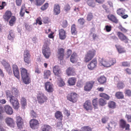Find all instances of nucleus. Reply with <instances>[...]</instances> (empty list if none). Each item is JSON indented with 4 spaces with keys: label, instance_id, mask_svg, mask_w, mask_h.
Instances as JSON below:
<instances>
[{
    "label": "nucleus",
    "instance_id": "obj_1",
    "mask_svg": "<svg viewBox=\"0 0 131 131\" xmlns=\"http://www.w3.org/2000/svg\"><path fill=\"white\" fill-rule=\"evenodd\" d=\"M6 94L7 99L9 100L14 108L15 109H17L19 107V104L17 99L13 96L9 91H7Z\"/></svg>",
    "mask_w": 131,
    "mask_h": 131
},
{
    "label": "nucleus",
    "instance_id": "obj_2",
    "mask_svg": "<svg viewBox=\"0 0 131 131\" xmlns=\"http://www.w3.org/2000/svg\"><path fill=\"white\" fill-rule=\"evenodd\" d=\"M100 62L104 67H108L115 63H116V60L115 58H108L106 59L103 58L100 59Z\"/></svg>",
    "mask_w": 131,
    "mask_h": 131
},
{
    "label": "nucleus",
    "instance_id": "obj_3",
    "mask_svg": "<svg viewBox=\"0 0 131 131\" xmlns=\"http://www.w3.org/2000/svg\"><path fill=\"white\" fill-rule=\"evenodd\" d=\"M95 50L94 49L89 50L86 52L84 58V62H88L92 59L95 56Z\"/></svg>",
    "mask_w": 131,
    "mask_h": 131
},
{
    "label": "nucleus",
    "instance_id": "obj_4",
    "mask_svg": "<svg viewBox=\"0 0 131 131\" xmlns=\"http://www.w3.org/2000/svg\"><path fill=\"white\" fill-rule=\"evenodd\" d=\"M79 97V95L74 92H72L68 94L67 96V100L73 103L77 102Z\"/></svg>",
    "mask_w": 131,
    "mask_h": 131
},
{
    "label": "nucleus",
    "instance_id": "obj_5",
    "mask_svg": "<svg viewBox=\"0 0 131 131\" xmlns=\"http://www.w3.org/2000/svg\"><path fill=\"white\" fill-rule=\"evenodd\" d=\"M21 74L24 82L28 84L30 82V80L27 70L24 68H21Z\"/></svg>",
    "mask_w": 131,
    "mask_h": 131
},
{
    "label": "nucleus",
    "instance_id": "obj_6",
    "mask_svg": "<svg viewBox=\"0 0 131 131\" xmlns=\"http://www.w3.org/2000/svg\"><path fill=\"white\" fill-rule=\"evenodd\" d=\"M37 98L38 102L40 104H42L45 102H46L48 100L47 97L42 92L38 94Z\"/></svg>",
    "mask_w": 131,
    "mask_h": 131
},
{
    "label": "nucleus",
    "instance_id": "obj_7",
    "mask_svg": "<svg viewBox=\"0 0 131 131\" xmlns=\"http://www.w3.org/2000/svg\"><path fill=\"white\" fill-rule=\"evenodd\" d=\"M42 52L43 55L46 59H48L51 54V50L49 47L46 45H44L42 48Z\"/></svg>",
    "mask_w": 131,
    "mask_h": 131
},
{
    "label": "nucleus",
    "instance_id": "obj_8",
    "mask_svg": "<svg viewBox=\"0 0 131 131\" xmlns=\"http://www.w3.org/2000/svg\"><path fill=\"white\" fill-rule=\"evenodd\" d=\"M117 35L119 39L121 41H124L126 43H128V38L123 33L120 31H118L117 32Z\"/></svg>",
    "mask_w": 131,
    "mask_h": 131
},
{
    "label": "nucleus",
    "instance_id": "obj_9",
    "mask_svg": "<svg viewBox=\"0 0 131 131\" xmlns=\"http://www.w3.org/2000/svg\"><path fill=\"white\" fill-rule=\"evenodd\" d=\"M95 83V81H90L86 82L84 86V90L85 91L89 92L91 91Z\"/></svg>",
    "mask_w": 131,
    "mask_h": 131
},
{
    "label": "nucleus",
    "instance_id": "obj_10",
    "mask_svg": "<svg viewBox=\"0 0 131 131\" xmlns=\"http://www.w3.org/2000/svg\"><path fill=\"white\" fill-rule=\"evenodd\" d=\"M64 49L63 48L58 49L57 56L58 60L60 61L64 59Z\"/></svg>",
    "mask_w": 131,
    "mask_h": 131
},
{
    "label": "nucleus",
    "instance_id": "obj_11",
    "mask_svg": "<svg viewBox=\"0 0 131 131\" xmlns=\"http://www.w3.org/2000/svg\"><path fill=\"white\" fill-rule=\"evenodd\" d=\"M97 64V60L94 59L88 65V68L91 70H94L96 67Z\"/></svg>",
    "mask_w": 131,
    "mask_h": 131
},
{
    "label": "nucleus",
    "instance_id": "obj_12",
    "mask_svg": "<svg viewBox=\"0 0 131 131\" xmlns=\"http://www.w3.org/2000/svg\"><path fill=\"white\" fill-rule=\"evenodd\" d=\"M66 73L69 76H74L76 75L75 69L73 67H70L68 68L66 70Z\"/></svg>",
    "mask_w": 131,
    "mask_h": 131
},
{
    "label": "nucleus",
    "instance_id": "obj_13",
    "mask_svg": "<svg viewBox=\"0 0 131 131\" xmlns=\"http://www.w3.org/2000/svg\"><path fill=\"white\" fill-rule=\"evenodd\" d=\"M120 127L124 129L125 128V130H129L130 125L127 124L125 121L123 119H121L119 121Z\"/></svg>",
    "mask_w": 131,
    "mask_h": 131
},
{
    "label": "nucleus",
    "instance_id": "obj_14",
    "mask_svg": "<svg viewBox=\"0 0 131 131\" xmlns=\"http://www.w3.org/2000/svg\"><path fill=\"white\" fill-rule=\"evenodd\" d=\"M83 106L84 108L88 111H91L93 109L92 106L89 100L86 101L84 103Z\"/></svg>",
    "mask_w": 131,
    "mask_h": 131
},
{
    "label": "nucleus",
    "instance_id": "obj_15",
    "mask_svg": "<svg viewBox=\"0 0 131 131\" xmlns=\"http://www.w3.org/2000/svg\"><path fill=\"white\" fill-rule=\"evenodd\" d=\"M58 32L59 38L60 39L63 40L66 38L67 33L66 30L61 29L59 30Z\"/></svg>",
    "mask_w": 131,
    "mask_h": 131
},
{
    "label": "nucleus",
    "instance_id": "obj_16",
    "mask_svg": "<svg viewBox=\"0 0 131 131\" xmlns=\"http://www.w3.org/2000/svg\"><path fill=\"white\" fill-rule=\"evenodd\" d=\"M125 9L123 8L118 9L117 11V13L119 15L121 16L123 19H126L128 17V16L125 14Z\"/></svg>",
    "mask_w": 131,
    "mask_h": 131
},
{
    "label": "nucleus",
    "instance_id": "obj_17",
    "mask_svg": "<svg viewBox=\"0 0 131 131\" xmlns=\"http://www.w3.org/2000/svg\"><path fill=\"white\" fill-rule=\"evenodd\" d=\"M46 90L49 92H51L53 91L52 84L49 82H47L45 83Z\"/></svg>",
    "mask_w": 131,
    "mask_h": 131
},
{
    "label": "nucleus",
    "instance_id": "obj_18",
    "mask_svg": "<svg viewBox=\"0 0 131 131\" xmlns=\"http://www.w3.org/2000/svg\"><path fill=\"white\" fill-rule=\"evenodd\" d=\"M12 68L14 74L15 76L18 79L20 78L19 72L17 66L15 64H13L12 66Z\"/></svg>",
    "mask_w": 131,
    "mask_h": 131
},
{
    "label": "nucleus",
    "instance_id": "obj_19",
    "mask_svg": "<svg viewBox=\"0 0 131 131\" xmlns=\"http://www.w3.org/2000/svg\"><path fill=\"white\" fill-rule=\"evenodd\" d=\"M107 18L108 19L113 23L117 24L119 21L116 17L113 14H109L107 15Z\"/></svg>",
    "mask_w": 131,
    "mask_h": 131
},
{
    "label": "nucleus",
    "instance_id": "obj_20",
    "mask_svg": "<svg viewBox=\"0 0 131 131\" xmlns=\"http://www.w3.org/2000/svg\"><path fill=\"white\" fill-rule=\"evenodd\" d=\"M54 14L57 15L60 12V6L58 4H55L54 5L53 9Z\"/></svg>",
    "mask_w": 131,
    "mask_h": 131
},
{
    "label": "nucleus",
    "instance_id": "obj_21",
    "mask_svg": "<svg viewBox=\"0 0 131 131\" xmlns=\"http://www.w3.org/2000/svg\"><path fill=\"white\" fill-rule=\"evenodd\" d=\"M16 119V123L18 127L19 128H22L23 124L22 118L20 116H18L17 117Z\"/></svg>",
    "mask_w": 131,
    "mask_h": 131
},
{
    "label": "nucleus",
    "instance_id": "obj_22",
    "mask_svg": "<svg viewBox=\"0 0 131 131\" xmlns=\"http://www.w3.org/2000/svg\"><path fill=\"white\" fill-rule=\"evenodd\" d=\"M53 70L54 74L57 76H60L61 71L58 66H55L53 68Z\"/></svg>",
    "mask_w": 131,
    "mask_h": 131
},
{
    "label": "nucleus",
    "instance_id": "obj_23",
    "mask_svg": "<svg viewBox=\"0 0 131 131\" xmlns=\"http://www.w3.org/2000/svg\"><path fill=\"white\" fill-rule=\"evenodd\" d=\"M12 14L10 11H6L3 16V17L5 21H8L11 17Z\"/></svg>",
    "mask_w": 131,
    "mask_h": 131
},
{
    "label": "nucleus",
    "instance_id": "obj_24",
    "mask_svg": "<svg viewBox=\"0 0 131 131\" xmlns=\"http://www.w3.org/2000/svg\"><path fill=\"white\" fill-rule=\"evenodd\" d=\"M4 110L7 114L11 115L13 113L12 108L9 105H6L4 107Z\"/></svg>",
    "mask_w": 131,
    "mask_h": 131
},
{
    "label": "nucleus",
    "instance_id": "obj_25",
    "mask_svg": "<svg viewBox=\"0 0 131 131\" xmlns=\"http://www.w3.org/2000/svg\"><path fill=\"white\" fill-rule=\"evenodd\" d=\"M77 81L76 78L75 77H71L68 79V83L70 86L74 85Z\"/></svg>",
    "mask_w": 131,
    "mask_h": 131
},
{
    "label": "nucleus",
    "instance_id": "obj_26",
    "mask_svg": "<svg viewBox=\"0 0 131 131\" xmlns=\"http://www.w3.org/2000/svg\"><path fill=\"white\" fill-rule=\"evenodd\" d=\"M12 95L13 96H14L16 97L20 95V92L17 89L14 87L12 88V93L10 92Z\"/></svg>",
    "mask_w": 131,
    "mask_h": 131
},
{
    "label": "nucleus",
    "instance_id": "obj_27",
    "mask_svg": "<svg viewBox=\"0 0 131 131\" xmlns=\"http://www.w3.org/2000/svg\"><path fill=\"white\" fill-rule=\"evenodd\" d=\"M106 78L104 75L100 76L97 79V81L100 84H103L106 82Z\"/></svg>",
    "mask_w": 131,
    "mask_h": 131
},
{
    "label": "nucleus",
    "instance_id": "obj_28",
    "mask_svg": "<svg viewBox=\"0 0 131 131\" xmlns=\"http://www.w3.org/2000/svg\"><path fill=\"white\" fill-rule=\"evenodd\" d=\"M6 122L7 125L11 127H13L14 122L13 119L10 118H7L6 119Z\"/></svg>",
    "mask_w": 131,
    "mask_h": 131
},
{
    "label": "nucleus",
    "instance_id": "obj_29",
    "mask_svg": "<svg viewBox=\"0 0 131 131\" xmlns=\"http://www.w3.org/2000/svg\"><path fill=\"white\" fill-rule=\"evenodd\" d=\"M86 3L90 7L94 8L96 4L94 0H86Z\"/></svg>",
    "mask_w": 131,
    "mask_h": 131
},
{
    "label": "nucleus",
    "instance_id": "obj_30",
    "mask_svg": "<svg viewBox=\"0 0 131 131\" xmlns=\"http://www.w3.org/2000/svg\"><path fill=\"white\" fill-rule=\"evenodd\" d=\"M77 57V54L75 52H74L72 53L70 58V61L73 63H75L77 61V60L76 57Z\"/></svg>",
    "mask_w": 131,
    "mask_h": 131
},
{
    "label": "nucleus",
    "instance_id": "obj_31",
    "mask_svg": "<svg viewBox=\"0 0 131 131\" xmlns=\"http://www.w3.org/2000/svg\"><path fill=\"white\" fill-rule=\"evenodd\" d=\"M55 117L57 119L61 121L62 119L63 115L61 112H60L57 111L55 114Z\"/></svg>",
    "mask_w": 131,
    "mask_h": 131
},
{
    "label": "nucleus",
    "instance_id": "obj_32",
    "mask_svg": "<svg viewBox=\"0 0 131 131\" xmlns=\"http://www.w3.org/2000/svg\"><path fill=\"white\" fill-rule=\"evenodd\" d=\"M42 131H52L51 127L49 125H44L41 127Z\"/></svg>",
    "mask_w": 131,
    "mask_h": 131
},
{
    "label": "nucleus",
    "instance_id": "obj_33",
    "mask_svg": "<svg viewBox=\"0 0 131 131\" xmlns=\"http://www.w3.org/2000/svg\"><path fill=\"white\" fill-rule=\"evenodd\" d=\"M115 96L116 98L119 99H123L124 98L123 92H116L115 94Z\"/></svg>",
    "mask_w": 131,
    "mask_h": 131
},
{
    "label": "nucleus",
    "instance_id": "obj_34",
    "mask_svg": "<svg viewBox=\"0 0 131 131\" xmlns=\"http://www.w3.org/2000/svg\"><path fill=\"white\" fill-rule=\"evenodd\" d=\"M71 32L72 34L74 35H75L77 34V32L76 28V26L74 24L71 25Z\"/></svg>",
    "mask_w": 131,
    "mask_h": 131
},
{
    "label": "nucleus",
    "instance_id": "obj_35",
    "mask_svg": "<svg viewBox=\"0 0 131 131\" xmlns=\"http://www.w3.org/2000/svg\"><path fill=\"white\" fill-rule=\"evenodd\" d=\"M15 37V34L12 30H10L9 32L8 36V38L9 40H13Z\"/></svg>",
    "mask_w": 131,
    "mask_h": 131
},
{
    "label": "nucleus",
    "instance_id": "obj_36",
    "mask_svg": "<svg viewBox=\"0 0 131 131\" xmlns=\"http://www.w3.org/2000/svg\"><path fill=\"white\" fill-rule=\"evenodd\" d=\"M92 105L95 109L98 108V98H96L93 99L92 101Z\"/></svg>",
    "mask_w": 131,
    "mask_h": 131
},
{
    "label": "nucleus",
    "instance_id": "obj_37",
    "mask_svg": "<svg viewBox=\"0 0 131 131\" xmlns=\"http://www.w3.org/2000/svg\"><path fill=\"white\" fill-rule=\"evenodd\" d=\"M108 106L110 108H115L116 107V103L113 101H110L108 103Z\"/></svg>",
    "mask_w": 131,
    "mask_h": 131
},
{
    "label": "nucleus",
    "instance_id": "obj_38",
    "mask_svg": "<svg viewBox=\"0 0 131 131\" xmlns=\"http://www.w3.org/2000/svg\"><path fill=\"white\" fill-rule=\"evenodd\" d=\"M39 125V122L37 120L33 119V129H37Z\"/></svg>",
    "mask_w": 131,
    "mask_h": 131
},
{
    "label": "nucleus",
    "instance_id": "obj_39",
    "mask_svg": "<svg viewBox=\"0 0 131 131\" xmlns=\"http://www.w3.org/2000/svg\"><path fill=\"white\" fill-rule=\"evenodd\" d=\"M99 96L100 97L103 98L106 100H109L110 98V96L108 95L103 93H100L99 94Z\"/></svg>",
    "mask_w": 131,
    "mask_h": 131
},
{
    "label": "nucleus",
    "instance_id": "obj_40",
    "mask_svg": "<svg viewBox=\"0 0 131 131\" xmlns=\"http://www.w3.org/2000/svg\"><path fill=\"white\" fill-rule=\"evenodd\" d=\"M115 46L118 51L120 53L125 52V51L123 48H122L120 45H116Z\"/></svg>",
    "mask_w": 131,
    "mask_h": 131
},
{
    "label": "nucleus",
    "instance_id": "obj_41",
    "mask_svg": "<svg viewBox=\"0 0 131 131\" xmlns=\"http://www.w3.org/2000/svg\"><path fill=\"white\" fill-rule=\"evenodd\" d=\"M81 131H92L91 127L89 126H84L82 127L81 128Z\"/></svg>",
    "mask_w": 131,
    "mask_h": 131
},
{
    "label": "nucleus",
    "instance_id": "obj_42",
    "mask_svg": "<svg viewBox=\"0 0 131 131\" xmlns=\"http://www.w3.org/2000/svg\"><path fill=\"white\" fill-rule=\"evenodd\" d=\"M99 103L100 105L102 106H104L106 104V101L102 98L99 99Z\"/></svg>",
    "mask_w": 131,
    "mask_h": 131
},
{
    "label": "nucleus",
    "instance_id": "obj_43",
    "mask_svg": "<svg viewBox=\"0 0 131 131\" xmlns=\"http://www.w3.org/2000/svg\"><path fill=\"white\" fill-rule=\"evenodd\" d=\"M44 78L48 79L50 76L51 72L49 70H46L44 71Z\"/></svg>",
    "mask_w": 131,
    "mask_h": 131
},
{
    "label": "nucleus",
    "instance_id": "obj_44",
    "mask_svg": "<svg viewBox=\"0 0 131 131\" xmlns=\"http://www.w3.org/2000/svg\"><path fill=\"white\" fill-rule=\"evenodd\" d=\"M25 11V5H23L21 8V9L20 12V15L21 17H23L24 16Z\"/></svg>",
    "mask_w": 131,
    "mask_h": 131
},
{
    "label": "nucleus",
    "instance_id": "obj_45",
    "mask_svg": "<svg viewBox=\"0 0 131 131\" xmlns=\"http://www.w3.org/2000/svg\"><path fill=\"white\" fill-rule=\"evenodd\" d=\"M93 18V14L91 13H89L87 14L86 17V19L88 21L91 20Z\"/></svg>",
    "mask_w": 131,
    "mask_h": 131
},
{
    "label": "nucleus",
    "instance_id": "obj_46",
    "mask_svg": "<svg viewBox=\"0 0 131 131\" xmlns=\"http://www.w3.org/2000/svg\"><path fill=\"white\" fill-rule=\"evenodd\" d=\"M124 84L122 82H118L117 84V87L119 90L123 89L124 86Z\"/></svg>",
    "mask_w": 131,
    "mask_h": 131
},
{
    "label": "nucleus",
    "instance_id": "obj_47",
    "mask_svg": "<svg viewBox=\"0 0 131 131\" xmlns=\"http://www.w3.org/2000/svg\"><path fill=\"white\" fill-rule=\"evenodd\" d=\"M45 0H36V4L37 6H40L42 5Z\"/></svg>",
    "mask_w": 131,
    "mask_h": 131
},
{
    "label": "nucleus",
    "instance_id": "obj_48",
    "mask_svg": "<svg viewBox=\"0 0 131 131\" xmlns=\"http://www.w3.org/2000/svg\"><path fill=\"white\" fill-rule=\"evenodd\" d=\"M15 20L16 18L14 16H12L9 22V25L11 26H13L14 24Z\"/></svg>",
    "mask_w": 131,
    "mask_h": 131
},
{
    "label": "nucleus",
    "instance_id": "obj_49",
    "mask_svg": "<svg viewBox=\"0 0 131 131\" xmlns=\"http://www.w3.org/2000/svg\"><path fill=\"white\" fill-rule=\"evenodd\" d=\"M122 66L124 67H129L130 66V63L127 61H124L122 62Z\"/></svg>",
    "mask_w": 131,
    "mask_h": 131
},
{
    "label": "nucleus",
    "instance_id": "obj_50",
    "mask_svg": "<svg viewBox=\"0 0 131 131\" xmlns=\"http://www.w3.org/2000/svg\"><path fill=\"white\" fill-rule=\"evenodd\" d=\"M24 60L26 64H29L30 62V57H24Z\"/></svg>",
    "mask_w": 131,
    "mask_h": 131
},
{
    "label": "nucleus",
    "instance_id": "obj_51",
    "mask_svg": "<svg viewBox=\"0 0 131 131\" xmlns=\"http://www.w3.org/2000/svg\"><path fill=\"white\" fill-rule=\"evenodd\" d=\"M25 28L28 31H30L32 30V25H29L28 24L26 23L24 24Z\"/></svg>",
    "mask_w": 131,
    "mask_h": 131
},
{
    "label": "nucleus",
    "instance_id": "obj_52",
    "mask_svg": "<svg viewBox=\"0 0 131 131\" xmlns=\"http://www.w3.org/2000/svg\"><path fill=\"white\" fill-rule=\"evenodd\" d=\"M21 102L22 106L24 107L26 104V99L24 97H22L21 99Z\"/></svg>",
    "mask_w": 131,
    "mask_h": 131
},
{
    "label": "nucleus",
    "instance_id": "obj_53",
    "mask_svg": "<svg viewBox=\"0 0 131 131\" xmlns=\"http://www.w3.org/2000/svg\"><path fill=\"white\" fill-rule=\"evenodd\" d=\"M48 3H46L41 7V9L42 10H44L47 8L48 7Z\"/></svg>",
    "mask_w": 131,
    "mask_h": 131
},
{
    "label": "nucleus",
    "instance_id": "obj_54",
    "mask_svg": "<svg viewBox=\"0 0 131 131\" xmlns=\"http://www.w3.org/2000/svg\"><path fill=\"white\" fill-rule=\"evenodd\" d=\"M85 20L83 18H80L78 20V23L80 25H83L85 23Z\"/></svg>",
    "mask_w": 131,
    "mask_h": 131
},
{
    "label": "nucleus",
    "instance_id": "obj_55",
    "mask_svg": "<svg viewBox=\"0 0 131 131\" xmlns=\"http://www.w3.org/2000/svg\"><path fill=\"white\" fill-rule=\"evenodd\" d=\"M2 63L4 67L5 68L10 66L8 62H7L5 60H2Z\"/></svg>",
    "mask_w": 131,
    "mask_h": 131
},
{
    "label": "nucleus",
    "instance_id": "obj_56",
    "mask_svg": "<svg viewBox=\"0 0 131 131\" xmlns=\"http://www.w3.org/2000/svg\"><path fill=\"white\" fill-rule=\"evenodd\" d=\"M36 22L35 23L36 24H38L40 25L42 24V20L41 18L40 17H38L36 19Z\"/></svg>",
    "mask_w": 131,
    "mask_h": 131
},
{
    "label": "nucleus",
    "instance_id": "obj_57",
    "mask_svg": "<svg viewBox=\"0 0 131 131\" xmlns=\"http://www.w3.org/2000/svg\"><path fill=\"white\" fill-rule=\"evenodd\" d=\"M112 123L111 122H110L109 123H108L107 126L106 127V128L107 129V131H111L112 126L111 124H112Z\"/></svg>",
    "mask_w": 131,
    "mask_h": 131
},
{
    "label": "nucleus",
    "instance_id": "obj_58",
    "mask_svg": "<svg viewBox=\"0 0 131 131\" xmlns=\"http://www.w3.org/2000/svg\"><path fill=\"white\" fill-rule=\"evenodd\" d=\"M70 5L68 4H67L64 6V9L66 12H67L70 10Z\"/></svg>",
    "mask_w": 131,
    "mask_h": 131
},
{
    "label": "nucleus",
    "instance_id": "obj_59",
    "mask_svg": "<svg viewBox=\"0 0 131 131\" xmlns=\"http://www.w3.org/2000/svg\"><path fill=\"white\" fill-rule=\"evenodd\" d=\"M112 27L111 25H106L105 27L106 31L107 32L110 31L112 30Z\"/></svg>",
    "mask_w": 131,
    "mask_h": 131
},
{
    "label": "nucleus",
    "instance_id": "obj_60",
    "mask_svg": "<svg viewBox=\"0 0 131 131\" xmlns=\"http://www.w3.org/2000/svg\"><path fill=\"white\" fill-rule=\"evenodd\" d=\"M5 69L6 70L7 72H8L9 74H12V70L10 66H9L8 67H7Z\"/></svg>",
    "mask_w": 131,
    "mask_h": 131
},
{
    "label": "nucleus",
    "instance_id": "obj_61",
    "mask_svg": "<svg viewBox=\"0 0 131 131\" xmlns=\"http://www.w3.org/2000/svg\"><path fill=\"white\" fill-rule=\"evenodd\" d=\"M24 55V57H30L29 51L28 50L25 51Z\"/></svg>",
    "mask_w": 131,
    "mask_h": 131
},
{
    "label": "nucleus",
    "instance_id": "obj_62",
    "mask_svg": "<svg viewBox=\"0 0 131 131\" xmlns=\"http://www.w3.org/2000/svg\"><path fill=\"white\" fill-rule=\"evenodd\" d=\"M125 95L128 96H131V91L130 90H126L125 92Z\"/></svg>",
    "mask_w": 131,
    "mask_h": 131
},
{
    "label": "nucleus",
    "instance_id": "obj_63",
    "mask_svg": "<svg viewBox=\"0 0 131 131\" xmlns=\"http://www.w3.org/2000/svg\"><path fill=\"white\" fill-rule=\"evenodd\" d=\"M65 84V83L63 81V80L62 79H61L60 80L59 83V86L60 87H62L64 86Z\"/></svg>",
    "mask_w": 131,
    "mask_h": 131
},
{
    "label": "nucleus",
    "instance_id": "obj_64",
    "mask_svg": "<svg viewBox=\"0 0 131 131\" xmlns=\"http://www.w3.org/2000/svg\"><path fill=\"white\" fill-rule=\"evenodd\" d=\"M119 29L123 33H126L128 31L127 30L122 26L119 27Z\"/></svg>",
    "mask_w": 131,
    "mask_h": 131
}]
</instances>
